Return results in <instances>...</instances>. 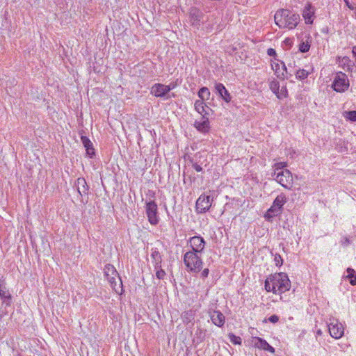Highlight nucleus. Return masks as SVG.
<instances>
[{
    "label": "nucleus",
    "mask_w": 356,
    "mask_h": 356,
    "mask_svg": "<svg viewBox=\"0 0 356 356\" xmlns=\"http://www.w3.org/2000/svg\"><path fill=\"white\" fill-rule=\"evenodd\" d=\"M308 72L305 70H299L296 72V77L299 79H305L308 76Z\"/></svg>",
    "instance_id": "33"
},
{
    "label": "nucleus",
    "mask_w": 356,
    "mask_h": 356,
    "mask_svg": "<svg viewBox=\"0 0 356 356\" xmlns=\"http://www.w3.org/2000/svg\"><path fill=\"white\" fill-rule=\"evenodd\" d=\"M328 328L330 334L334 339H340L343 335L344 328L337 320L330 322Z\"/></svg>",
    "instance_id": "10"
},
{
    "label": "nucleus",
    "mask_w": 356,
    "mask_h": 356,
    "mask_svg": "<svg viewBox=\"0 0 356 356\" xmlns=\"http://www.w3.org/2000/svg\"><path fill=\"white\" fill-rule=\"evenodd\" d=\"M189 15L192 25L198 27L203 17L202 12L197 8H192L190 10Z\"/></svg>",
    "instance_id": "13"
},
{
    "label": "nucleus",
    "mask_w": 356,
    "mask_h": 356,
    "mask_svg": "<svg viewBox=\"0 0 356 356\" xmlns=\"http://www.w3.org/2000/svg\"><path fill=\"white\" fill-rule=\"evenodd\" d=\"M189 243L193 250L196 253H201L205 245V241L204 238L200 236H193L189 240Z\"/></svg>",
    "instance_id": "11"
},
{
    "label": "nucleus",
    "mask_w": 356,
    "mask_h": 356,
    "mask_svg": "<svg viewBox=\"0 0 356 356\" xmlns=\"http://www.w3.org/2000/svg\"><path fill=\"white\" fill-rule=\"evenodd\" d=\"M209 270L208 268L204 269L201 273L202 277H203V278L207 277L209 275Z\"/></svg>",
    "instance_id": "38"
},
{
    "label": "nucleus",
    "mask_w": 356,
    "mask_h": 356,
    "mask_svg": "<svg viewBox=\"0 0 356 356\" xmlns=\"http://www.w3.org/2000/svg\"><path fill=\"white\" fill-rule=\"evenodd\" d=\"M287 165L288 164L286 162H279L275 163L273 165L274 174H275L276 172H280L282 170H286V169L285 168L287 167Z\"/></svg>",
    "instance_id": "28"
},
{
    "label": "nucleus",
    "mask_w": 356,
    "mask_h": 356,
    "mask_svg": "<svg viewBox=\"0 0 356 356\" xmlns=\"http://www.w3.org/2000/svg\"><path fill=\"white\" fill-rule=\"evenodd\" d=\"M229 339L230 341L234 344H241V337L234 335V334H229L228 335Z\"/></svg>",
    "instance_id": "31"
},
{
    "label": "nucleus",
    "mask_w": 356,
    "mask_h": 356,
    "mask_svg": "<svg viewBox=\"0 0 356 356\" xmlns=\"http://www.w3.org/2000/svg\"><path fill=\"white\" fill-rule=\"evenodd\" d=\"M6 296V291L0 287V296L4 297Z\"/></svg>",
    "instance_id": "43"
},
{
    "label": "nucleus",
    "mask_w": 356,
    "mask_h": 356,
    "mask_svg": "<svg viewBox=\"0 0 356 356\" xmlns=\"http://www.w3.org/2000/svg\"><path fill=\"white\" fill-rule=\"evenodd\" d=\"M268 321L273 323H276L279 321V316L277 315H272L268 318Z\"/></svg>",
    "instance_id": "35"
},
{
    "label": "nucleus",
    "mask_w": 356,
    "mask_h": 356,
    "mask_svg": "<svg viewBox=\"0 0 356 356\" xmlns=\"http://www.w3.org/2000/svg\"><path fill=\"white\" fill-rule=\"evenodd\" d=\"M166 88H169V92L174 89L176 87V85L173 83H170L169 85H165Z\"/></svg>",
    "instance_id": "41"
},
{
    "label": "nucleus",
    "mask_w": 356,
    "mask_h": 356,
    "mask_svg": "<svg viewBox=\"0 0 356 356\" xmlns=\"http://www.w3.org/2000/svg\"><path fill=\"white\" fill-rule=\"evenodd\" d=\"M274 19L280 28L293 29L298 24L300 16L287 9H281L275 13Z\"/></svg>",
    "instance_id": "1"
},
{
    "label": "nucleus",
    "mask_w": 356,
    "mask_h": 356,
    "mask_svg": "<svg viewBox=\"0 0 356 356\" xmlns=\"http://www.w3.org/2000/svg\"><path fill=\"white\" fill-rule=\"evenodd\" d=\"M198 96L202 100H208L210 97V91L207 87H203L199 90Z\"/></svg>",
    "instance_id": "24"
},
{
    "label": "nucleus",
    "mask_w": 356,
    "mask_h": 356,
    "mask_svg": "<svg viewBox=\"0 0 356 356\" xmlns=\"http://www.w3.org/2000/svg\"><path fill=\"white\" fill-rule=\"evenodd\" d=\"M184 323H188L193 319V312L191 310L186 311L181 314Z\"/></svg>",
    "instance_id": "25"
},
{
    "label": "nucleus",
    "mask_w": 356,
    "mask_h": 356,
    "mask_svg": "<svg viewBox=\"0 0 356 356\" xmlns=\"http://www.w3.org/2000/svg\"><path fill=\"white\" fill-rule=\"evenodd\" d=\"M104 273L113 289L117 293H120L122 291V282L115 267L113 265L106 264L104 266Z\"/></svg>",
    "instance_id": "2"
},
{
    "label": "nucleus",
    "mask_w": 356,
    "mask_h": 356,
    "mask_svg": "<svg viewBox=\"0 0 356 356\" xmlns=\"http://www.w3.org/2000/svg\"><path fill=\"white\" fill-rule=\"evenodd\" d=\"M86 154L90 157H92L95 155V149L93 148V146L89 148L86 149Z\"/></svg>",
    "instance_id": "34"
},
{
    "label": "nucleus",
    "mask_w": 356,
    "mask_h": 356,
    "mask_svg": "<svg viewBox=\"0 0 356 356\" xmlns=\"http://www.w3.org/2000/svg\"><path fill=\"white\" fill-rule=\"evenodd\" d=\"M344 118L350 120V121H356V111H346L343 113Z\"/></svg>",
    "instance_id": "29"
},
{
    "label": "nucleus",
    "mask_w": 356,
    "mask_h": 356,
    "mask_svg": "<svg viewBox=\"0 0 356 356\" xmlns=\"http://www.w3.org/2000/svg\"><path fill=\"white\" fill-rule=\"evenodd\" d=\"M184 262L188 271L199 273L202 268V261L198 253L187 252L184 256Z\"/></svg>",
    "instance_id": "3"
},
{
    "label": "nucleus",
    "mask_w": 356,
    "mask_h": 356,
    "mask_svg": "<svg viewBox=\"0 0 356 356\" xmlns=\"http://www.w3.org/2000/svg\"><path fill=\"white\" fill-rule=\"evenodd\" d=\"M265 289L268 292L272 291L275 294L277 293L276 289L272 283L270 277H268L265 281Z\"/></svg>",
    "instance_id": "27"
},
{
    "label": "nucleus",
    "mask_w": 356,
    "mask_h": 356,
    "mask_svg": "<svg viewBox=\"0 0 356 356\" xmlns=\"http://www.w3.org/2000/svg\"><path fill=\"white\" fill-rule=\"evenodd\" d=\"M76 188L78 193L81 195H86L88 191V186L84 178L79 177L76 179Z\"/></svg>",
    "instance_id": "20"
},
{
    "label": "nucleus",
    "mask_w": 356,
    "mask_h": 356,
    "mask_svg": "<svg viewBox=\"0 0 356 356\" xmlns=\"http://www.w3.org/2000/svg\"><path fill=\"white\" fill-rule=\"evenodd\" d=\"M274 179L286 189L291 190L293 186V178L290 170H282L273 174Z\"/></svg>",
    "instance_id": "5"
},
{
    "label": "nucleus",
    "mask_w": 356,
    "mask_h": 356,
    "mask_svg": "<svg viewBox=\"0 0 356 356\" xmlns=\"http://www.w3.org/2000/svg\"><path fill=\"white\" fill-rule=\"evenodd\" d=\"M271 66L279 79H284L286 78L287 70L285 64L282 61H280V63L278 61H273Z\"/></svg>",
    "instance_id": "12"
},
{
    "label": "nucleus",
    "mask_w": 356,
    "mask_h": 356,
    "mask_svg": "<svg viewBox=\"0 0 356 356\" xmlns=\"http://www.w3.org/2000/svg\"><path fill=\"white\" fill-rule=\"evenodd\" d=\"M210 318L212 323L218 327H222L225 321V316L219 311L213 310L209 312Z\"/></svg>",
    "instance_id": "15"
},
{
    "label": "nucleus",
    "mask_w": 356,
    "mask_h": 356,
    "mask_svg": "<svg viewBox=\"0 0 356 356\" xmlns=\"http://www.w3.org/2000/svg\"><path fill=\"white\" fill-rule=\"evenodd\" d=\"M270 89L272 90V92L277 96L278 98H280V96L278 95L279 93V88H280V83L278 81L273 80L270 81Z\"/></svg>",
    "instance_id": "26"
},
{
    "label": "nucleus",
    "mask_w": 356,
    "mask_h": 356,
    "mask_svg": "<svg viewBox=\"0 0 356 356\" xmlns=\"http://www.w3.org/2000/svg\"><path fill=\"white\" fill-rule=\"evenodd\" d=\"M154 268L156 270V277L159 280H163L165 276V272L161 267H157L154 266Z\"/></svg>",
    "instance_id": "30"
},
{
    "label": "nucleus",
    "mask_w": 356,
    "mask_h": 356,
    "mask_svg": "<svg viewBox=\"0 0 356 356\" xmlns=\"http://www.w3.org/2000/svg\"><path fill=\"white\" fill-rule=\"evenodd\" d=\"M254 346L272 353H275V348L269 345L266 340L259 337L254 338Z\"/></svg>",
    "instance_id": "18"
},
{
    "label": "nucleus",
    "mask_w": 356,
    "mask_h": 356,
    "mask_svg": "<svg viewBox=\"0 0 356 356\" xmlns=\"http://www.w3.org/2000/svg\"><path fill=\"white\" fill-rule=\"evenodd\" d=\"M347 273H348V276L347 277H349V278H351V277H353V275L355 273V270L353 269H352V268H348L347 269Z\"/></svg>",
    "instance_id": "37"
},
{
    "label": "nucleus",
    "mask_w": 356,
    "mask_h": 356,
    "mask_svg": "<svg viewBox=\"0 0 356 356\" xmlns=\"http://www.w3.org/2000/svg\"><path fill=\"white\" fill-rule=\"evenodd\" d=\"M145 211L149 223L152 225H157L159 221L157 215V204L154 201L147 202L146 204Z\"/></svg>",
    "instance_id": "7"
},
{
    "label": "nucleus",
    "mask_w": 356,
    "mask_h": 356,
    "mask_svg": "<svg viewBox=\"0 0 356 356\" xmlns=\"http://www.w3.org/2000/svg\"><path fill=\"white\" fill-rule=\"evenodd\" d=\"M287 202L286 196L284 193H280L275 199L273 205L267 211L265 216L267 218H270L275 216H277L282 211V207Z\"/></svg>",
    "instance_id": "6"
},
{
    "label": "nucleus",
    "mask_w": 356,
    "mask_h": 356,
    "mask_svg": "<svg viewBox=\"0 0 356 356\" xmlns=\"http://www.w3.org/2000/svg\"><path fill=\"white\" fill-rule=\"evenodd\" d=\"M169 92V88L161 83H156L151 88L150 92L156 97H163Z\"/></svg>",
    "instance_id": "16"
},
{
    "label": "nucleus",
    "mask_w": 356,
    "mask_h": 356,
    "mask_svg": "<svg viewBox=\"0 0 356 356\" xmlns=\"http://www.w3.org/2000/svg\"><path fill=\"white\" fill-rule=\"evenodd\" d=\"M212 199L206 194L201 195L196 201V210L198 213H205L211 206Z\"/></svg>",
    "instance_id": "8"
},
{
    "label": "nucleus",
    "mask_w": 356,
    "mask_h": 356,
    "mask_svg": "<svg viewBox=\"0 0 356 356\" xmlns=\"http://www.w3.org/2000/svg\"><path fill=\"white\" fill-rule=\"evenodd\" d=\"M316 334H317V335H321L322 334V331L321 330H318L317 332H316Z\"/></svg>",
    "instance_id": "44"
},
{
    "label": "nucleus",
    "mask_w": 356,
    "mask_h": 356,
    "mask_svg": "<svg viewBox=\"0 0 356 356\" xmlns=\"http://www.w3.org/2000/svg\"><path fill=\"white\" fill-rule=\"evenodd\" d=\"M194 126L202 133H208L210 130V124L207 115H203L200 120H196Z\"/></svg>",
    "instance_id": "14"
},
{
    "label": "nucleus",
    "mask_w": 356,
    "mask_h": 356,
    "mask_svg": "<svg viewBox=\"0 0 356 356\" xmlns=\"http://www.w3.org/2000/svg\"><path fill=\"white\" fill-rule=\"evenodd\" d=\"M311 41L310 37H307L305 41H302L299 44V50L302 53L307 52L311 46Z\"/></svg>",
    "instance_id": "23"
},
{
    "label": "nucleus",
    "mask_w": 356,
    "mask_h": 356,
    "mask_svg": "<svg viewBox=\"0 0 356 356\" xmlns=\"http://www.w3.org/2000/svg\"><path fill=\"white\" fill-rule=\"evenodd\" d=\"M314 10L311 5L309 4L305 7L302 12V16L305 20L306 24H312L314 20Z\"/></svg>",
    "instance_id": "19"
},
{
    "label": "nucleus",
    "mask_w": 356,
    "mask_h": 356,
    "mask_svg": "<svg viewBox=\"0 0 356 356\" xmlns=\"http://www.w3.org/2000/svg\"><path fill=\"white\" fill-rule=\"evenodd\" d=\"M215 89L225 102H226L227 103L231 102V95L222 83H216L215 86Z\"/></svg>",
    "instance_id": "17"
},
{
    "label": "nucleus",
    "mask_w": 356,
    "mask_h": 356,
    "mask_svg": "<svg viewBox=\"0 0 356 356\" xmlns=\"http://www.w3.org/2000/svg\"><path fill=\"white\" fill-rule=\"evenodd\" d=\"M343 1H344V2H345L346 5V6H347L350 9H351V10H353V9H354L353 6H352V5L350 3V2H349V1H348V0H343Z\"/></svg>",
    "instance_id": "42"
},
{
    "label": "nucleus",
    "mask_w": 356,
    "mask_h": 356,
    "mask_svg": "<svg viewBox=\"0 0 356 356\" xmlns=\"http://www.w3.org/2000/svg\"><path fill=\"white\" fill-rule=\"evenodd\" d=\"M151 257L154 262V266L161 267L162 257L160 252L157 250L152 249Z\"/></svg>",
    "instance_id": "22"
},
{
    "label": "nucleus",
    "mask_w": 356,
    "mask_h": 356,
    "mask_svg": "<svg viewBox=\"0 0 356 356\" xmlns=\"http://www.w3.org/2000/svg\"><path fill=\"white\" fill-rule=\"evenodd\" d=\"M267 54L268 56H276V51L273 48H269L267 50Z\"/></svg>",
    "instance_id": "36"
},
{
    "label": "nucleus",
    "mask_w": 356,
    "mask_h": 356,
    "mask_svg": "<svg viewBox=\"0 0 356 356\" xmlns=\"http://www.w3.org/2000/svg\"><path fill=\"white\" fill-rule=\"evenodd\" d=\"M275 260L276 261L277 266L281 265L282 264V259L280 255L275 256Z\"/></svg>",
    "instance_id": "39"
},
{
    "label": "nucleus",
    "mask_w": 356,
    "mask_h": 356,
    "mask_svg": "<svg viewBox=\"0 0 356 356\" xmlns=\"http://www.w3.org/2000/svg\"><path fill=\"white\" fill-rule=\"evenodd\" d=\"M204 101V100L202 99L196 100L194 105L195 111L202 116L209 115V113L206 111V107L207 106H206Z\"/></svg>",
    "instance_id": "21"
},
{
    "label": "nucleus",
    "mask_w": 356,
    "mask_h": 356,
    "mask_svg": "<svg viewBox=\"0 0 356 356\" xmlns=\"http://www.w3.org/2000/svg\"><path fill=\"white\" fill-rule=\"evenodd\" d=\"M193 167L197 172H201L202 170V167L197 163H194L193 165Z\"/></svg>",
    "instance_id": "40"
},
{
    "label": "nucleus",
    "mask_w": 356,
    "mask_h": 356,
    "mask_svg": "<svg viewBox=\"0 0 356 356\" xmlns=\"http://www.w3.org/2000/svg\"><path fill=\"white\" fill-rule=\"evenodd\" d=\"M81 140L86 149L92 147V143L88 137L82 136Z\"/></svg>",
    "instance_id": "32"
},
{
    "label": "nucleus",
    "mask_w": 356,
    "mask_h": 356,
    "mask_svg": "<svg viewBox=\"0 0 356 356\" xmlns=\"http://www.w3.org/2000/svg\"><path fill=\"white\" fill-rule=\"evenodd\" d=\"M270 277L277 293L281 294L290 289L291 282L286 273H275Z\"/></svg>",
    "instance_id": "4"
},
{
    "label": "nucleus",
    "mask_w": 356,
    "mask_h": 356,
    "mask_svg": "<svg viewBox=\"0 0 356 356\" xmlns=\"http://www.w3.org/2000/svg\"><path fill=\"white\" fill-rule=\"evenodd\" d=\"M348 87V81L347 80L346 75L340 72L334 79L333 83V88L337 92H343Z\"/></svg>",
    "instance_id": "9"
}]
</instances>
